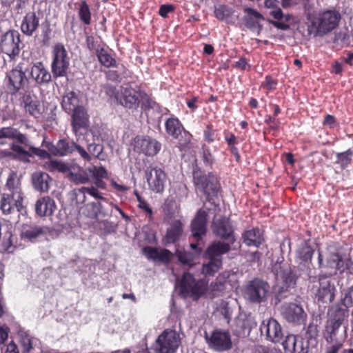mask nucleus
<instances>
[{"instance_id":"obj_1","label":"nucleus","mask_w":353,"mask_h":353,"mask_svg":"<svg viewBox=\"0 0 353 353\" xmlns=\"http://www.w3.org/2000/svg\"><path fill=\"white\" fill-rule=\"evenodd\" d=\"M90 175L94 179L97 188L105 189V183L102 179L108 178V172L102 166L92 165L83 169L78 165H70L68 178L77 185L85 184L90 181Z\"/></svg>"},{"instance_id":"obj_2","label":"nucleus","mask_w":353,"mask_h":353,"mask_svg":"<svg viewBox=\"0 0 353 353\" xmlns=\"http://www.w3.org/2000/svg\"><path fill=\"white\" fill-rule=\"evenodd\" d=\"M230 245L226 243L215 242L212 243L205 253L208 261L202 265V273L205 276H212L217 272L222 265L221 255L228 252Z\"/></svg>"},{"instance_id":"obj_3","label":"nucleus","mask_w":353,"mask_h":353,"mask_svg":"<svg viewBox=\"0 0 353 353\" xmlns=\"http://www.w3.org/2000/svg\"><path fill=\"white\" fill-rule=\"evenodd\" d=\"M311 23L310 31L315 30L318 34H326L334 30L341 19L340 14L333 10L319 12L316 16H309Z\"/></svg>"},{"instance_id":"obj_4","label":"nucleus","mask_w":353,"mask_h":353,"mask_svg":"<svg viewBox=\"0 0 353 353\" xmlns=\"http://www.w3.org/2000/svg\"><path fill=\"white\" fill-rule=\"evenodd\" d=\"M179 290L183 297L193 301L205 298V279H196L190 273H184L179 283Z\"/></svg>"},{"instance_id":"obj_5","label":"nucleus","mask_w":353,"mask_h":353,"mask_svg":"<svg viewBox=\"0 0 353 353\" xmlns=\"http://www.w3.org/2000/svg\"><path fill=\"white\" fill-rule=\"evenodd\" d=\"M108 93L110 94H114V97L122 105L133 108H137L141 100H142L146 94L140 90H136L130 85L121 86L115 92L112 88H110Z\"/></svg>"},{"instance_id":"obj_6","label":"nucleus","mask_w":353,"mask_h":353,"mask_svg":"<svg viewBox=\"0 0 353 353\" xmlns=\"http://www.w3.org/2000/svg\"><path fill=\"white\" fill-rule=\"evenodd\" d=\"M181 344L179 334L174 330H165L156 340V353H174Z\"/></svg>"},{"instance_id":"obj_7","label":"nucleus","mask_w":353,"mask_h":353,"mask_svg":"<svg viewBox=\"0 0 353 353\" xmlns=\"http://www.w3.org/2000/svg\"><path fill=\"white\" fill-rule=\"evenodd\" d=\"M244 296L245 299L253 303L263 302L270 296V286L263 281L252 280L247 285Z\"/></svg>"},{"instance_id":"obj_8","label":"nucleus","mask_w":353,"mask_h":353,"mask_svg":"<svg viewBox=\"0 0 353 353\" xmlns=\"http://www.w3.org/2000/svg\"><path fill=\"white\" fill-rule=\"evenodd\" d=\"M319 262L320 267L329 270L330 276L336 274L337 271L341 272L349 269V265L351 263L350 259L345 255L339 253H330L327 257L325 263H323L322 256L319 254Z\"/></svg>"},{"instance_id":"obj_9","label":"nucleus","mask_w":353,"mask_h":353,"mask_svg":"<svg viewBox=\"0 0 353 353\" xmlns=\"http://www.w3.org/2000/svg\"><path fill=\"white\" fill-rule=\"evenodd\" d=\"M52 72L55 77H63L66 74L70 65V59L65 47L56 43L52 48Z\"/></svg>"},{"instance_id":"obj_10","label":"nucleus","mask_w":353,"mask_h":353,"mask_svg":"<svg viewBox=\"0 0 353 353\" xmlns=\"http://www.w3.org/2000/svg\"><path fill=\"white\" fill-rule=\"evenodd\" d=\"M165 129L168 134L179 139V144L181 146H185L190 143L192 134L184 129L177 118L168 119L165 122Z\"/></svg>"},{"instance_id":"obj_11","label":"nucleus","mask_w":353,"mask_h":353,"mask_svg":"<svg viewBox=\"0 0 353 353\" xmlns=\"http://www.w3.org/2000/svg\"><path fill=\"white\" fill-rule=\"evenodd\" d=\"M207 341L210 347L219 352L228 351L232 347L231 335L226 330H214Z\"/></svg>"},{"instance_id":"obj_12","label":"nucleus","mask_w":353,"mask_h":353,"mask_svg":"<svg viewBox=\"0 0 353 353\" xmlns=\"http://www.w3.org/2000/svg\"><path fill=\"white\" fill-rule=\"evenodd\" d=\"M20 35L17 31L10 30L6 32L1 41V50L10 58L17 56L20 52Z\"/></svg>"},{"instance_id":"obj_13","label":"nucleus","mask_w":353,"mask_h":353,"mask_svg":"<svg viewBox=\"0 0 353 353\" xmlns=\"http://www.w3.org/2000/svg\"><path fill=\"white\" fill-rule=\"evenodd\" d=\"M134 150L147 156H154L161 150V144L149 137H137L134 139Z\"/></svg>"},{"instance_id":"obj_14","label":"nucleus","mask_w":353,"mask_h":353,"mask_svg":"<svg viewBox=\"0 0 353 353\" xmlns=\"http://www.w3.org/2000/svg\"><path fill=\"white\" fill-rule=\"evenodd\" d=\"M261 331L265 333L268 340L272 343H279L283 338V330L280 323L274 319L263 320L261 325Z\"/></svg>"},{"instance_id":"obj_15","label":"nucleus","mask_w":353,"mask_h":353,"mask_svg":"<svg viewBox=\"0 0 353 353\" xmlns=\"http://www.w3.org/2000/svg\"><path fill=\"white\" fill-rule=\"evenodd\" d=\"M285 353H307L308 345L299 335L289 334L282 343Z\"/></svg>"},{"instance_id":"obj_16","label":"nucleus","mask_w":353,"mask_h":353,"mask_svg":"<svg viewBox=\"0 0 353 353\" xmlns=\"http://www.w3.org/2000/svg\"><path fill=\"white\" fill-rule=\"evenodd\" d=\"M336 288L331 281L325 277L319 278V288L316 296L319 303H330L334 299Z\"/></svg>"},{"instance_id":"obj_17","label":"nucleus","mask_w":353,"mask_h":353,"mask_svg":"<svg viewBox=\"0 0 353 353\" xmlns=\"http://www.w3.org/2000/svg\"><path fill=\"white\" fill-rule=\"evenodd\" d=\"M166 174L165 172L159 168H153L147 173V181L149 188L154 192L160 193L164 190L166 182Z\"/></svg>"},{"instance_id":"obj_18","label":"nucleus","mask_w":353,"mask_h":353,"mask_svg":"<svg viewBox=\"0 0 353 353\" xmlns=\"http://www.w3.org/2000/svg\"><path fill=\"white\" fill-rule=\"evenodd\" d=\"M282 314L287 321L294 323L304 322L307 316L303 307L294 303L283 305Z\"/></svg>"},{"instance_id":"obj_19","label":"nucleus","mask_w":353,"mask_h":353,"mask_svg":"<svg viewBox=\"0 0 353 353\" xmlns=\"http://www.w3.org/2000/svg\"><path fill=\"white\" fill-rule=\"evenodd\" d=\"M7 77L8 79V88L13 92L23 88L28 81L25 72L20 65L10 71Z\"/></svg>"},{"instance_id":"obj_20","label":"nucleus","mask_w":353,"mask_h":353,"mask_svg":"<svg viewBox=\"0 0 353 353\" xmlns=\"http://www.w3.org/2000/svg\"><path fill=\"white\" fill-rule=\"evenodd\" d=\"M213 231L217 236L228 240V243H227L229 245L235 241L229 219L225 217L214 221Z\"/></svg>"},{"instance_id":"obj_21","label":"nucleus","mask_w":353,"mask_h":353,"mask_svg":"<svg viewBox=\"0 0 353 353\" xmlns=\"http://www.w3.org/2000/svg\"><path fill=\"white\" fill-rule=\"evenodd\" d=\"M194 183L196 189L204 193L210 194V190H214L215 177L213 174H203L201 171L194 172Z\"/></svg>"},{"instance_id":"obj_22","label":"nucleus","mask_w":353,"mask_h":353,"mask_svg":"<svg viewBox=\"0 0 353 353\" xmlns=\"http://www.w3.org/2000/svg\"><path fill=\"white\" fill-rule=\"evenodd\" d=\"M144 255L155 262L168 263L173 254L168 250L158 248L145 247L143 249Z\"/></svg>"},{"instance_id":"obj_23","label":"nucleus","mask_w":353,"mask_h":353,"mask_svg":"<svg viewBox=\"0 0 353 353\" xmlns=\"http://www.w3.org/2000/svg\"><path fill=\"white\" fill-rule=\"evenodd\" d=\"M72 128L76 135L81 129H87L89 125V116L83 106L77 107L72 114Z\"/></svg>"},{"instance_id":"obj_24","label":"nucleus","mask_w":353,"mask_h":353,"mask_svg":"<svg viewBox=\"0 0 353 353\" xmlns=\"http://www.w3.org/2000/svg\"><path fill=\"white\" fill-rule=\"evenodd\" d=\"M23 196H21L19 201L11 193H3L1 201V208L3 213H10L14 208L18 211L23 207Z\"/></svg>"},{"instance_id":"obj_25","label":"nucleus","mask_w":353,"mask_h":353,"mask_svg":"<svg viewBox=\"0 0 353 353\" xmlns=\"http://www.w3.org/2000/svg\"><path fill=\"white\" fill-rule=\"evenodd\" d=\"M55 208V202L50 196L41 197L37 201L35 204L36 213L40 216L52 215Z\"/></svg>"},{"instance_id":"obj_26","label":"nucleus","mask_w":353,"mask_h":353,"mask_svg":"<svg viewBox=\"0 0 353 353\" xmlns=\"http://www.w3.org/2000/svg\"><path fill=\"white\" fill-rule=\"evenodd\" d=\"M207 214L203 210H199L192 223V232L194 238L200 239L206 231Z\"/></svg>"},{"instance_id":"obj_27","label":"nucleus","mask_w":353,"mask_h":353,"mask_svg":"<svg viewBox=\"0 0 353 353\" xmlns=\"http://www.w3.org/2000/svg\"><path fill=\"white\" fill-rule=\"evenodd\" d=\"M6 192L11 193L16 196L17 200L21 199V196H23V192L21 188V179L15 172H11L7 179L6 184Z\"/></svg>"},{"instance_id":"obj_28","label":"nucleus","mask_w":353,"mask_h":353,"mask_svg":"<svg viewBox=\"0 0 353 353\" xmlns=\"http://www.w3.org/2000/svg\"><path fill=\"white\" fill-rule=\"evenodd\" d=\"M39 25V18L34 12H29L23 17L21 30L27 36H32Z\"/></svg>"},{"instance_id":"obj_29","label":"nucleus","mask_w":353,"mask_h":353,"mask_svg":"<svg viewBox=\"0 0 353 353\" xmlns=\"http://www.w3.org/2000/svg\"><path fill=\"white\" fill-rule=\"evenodd\" d=\"M30 74L32 79L39 84L48 83L51 79L50 73L41 62L36 63L32 65Z\"/></svg>"},{"instance_id":"obj_30","label":"nucleus","mask_w":353,"mask_h":353,"mask_svg":"<svg viewBox=\"0 0 353 353\" xmlns=\"http://www.w3.org/2000/svg\"><path fill=\"white\" fill-rule=\"evenodd\" d=\"M85 192L88 193L92 196L104 200V197L102 194L98 190V189L94 186L91 187H82L79 189L73 190V195L75 196L77 203H82L85 202L86 196Z\"/></svg>"},{"instance_id":"obj_31","label":"nucleus","mask_w":353,"mask_h":353,"mask_svg":"<svg viewBox=\"0 0 353 353\" xmlns=\"http://www.w3.org/2000/svg\"><path fill=\"white\" fill-rule=\"evenodd\" d=\"M192 250H194V253L186 252L176 250V255L179 259V261L184 264L189 266H192L196 263L197 258L201 254V250L196 248V245L194 243H191L190 245Z\"/></svg>"},{"instance_id":"obj_32","label":"nucleus","mask_w":353,"mask_h":353,"mask_svg":"<svg viewBox=\"0 0 353 353\" xmlns=\"http://www.w3.org/2000/svg\"><path fill=\"white\" fill-rule=\"evenodd\" d=\"M243 239L247 245L255 247H259L264 240L263 232L259 229L245 231L243 234Z\"/></svg>"},{"instance_id":"obj_33","label":"nucleus","mask_w":353,"mask_h":353,"mask_svg":"<svg viewBox=\"0 0 353 353\" xmlns=\"http://www.w3.org/2000/svg\"><path fill=\"white\" fill-rule=\"evenodd\" d=\"M51 179L45 172H35L32 175V184L34 188L39 192H48L50 188Z\"/></svg>"},{"instance_id":"obj_34","label":"nucleus","mask_w":353,"mask_h":353,"mask_svg":"<svg viewBox=\"0 0 353 353\" xmlns=\"http://www.w3.org/2000/svg\"><path fill=\"white\" fill-rule=\"evenodd\" d=\"M3 138L16 140L21 143H25L27 141V138L25 135L11 127L2 128L0 129V144L3 143V141H1V139Z\"/></svg>"},{"instance_id":"obj_35","label":"nucleus","mask_w":353,"mask_h":353,"mask_svg":"<svg viewBox=\"0 0 353 353\" xmlns=\"http://www.w3.org/2000/svg\"><path fill=\"white\" fill-rule=\"evenodd\" d=\"M224 283L219 281L212 282L210 285H208V281L205 280V299H214L219 296L224 290Z\"/></svg>"},{"instance_id":"obj_36","label":"nucleus","mask_w":353,"mask_h":353,"mask_svg":"<svg viewBox=\"0 0 353 353\" xmlns=\"http://www.w3.org/2000/svg\"><path fill=\"white\" fill-rule=\"evenodd\" d=\"M61 105L67 112L74 111L77 107H81L79 105V99L74 92H69L63 97Z\"/></svg>"},{"instance_id":"obj_37","label":"nucleus","mask_w":353,"mask_h":353,"mask_svg":"<svg viewBox=\"0 0 353 353\" xmlns=\"http://www.w3.org/2000/svg\"><path fill=\"white\" fill-rule=\"evenodd\" d=\"M19 343L21 351L23 353H28L32 348L36 339L31 337L28 333L23 331L19 332Z\"/></svg>"},{"instance_id":"obj_38","label":"nucleus","mask_w":353,"mask_h":353,"mask_svg":"<svg viewBox=\"0 0 353 353\" xmlns=\"http://www.w3.org/2000/svg\"><path fill=\"white\" fill-rule=\"evenodd\" d=\"M44 168L50 172L58 171L62 173L68 172V174L70 172V166L58 160H50L46 162Z\"/></svg>"},{"instance_id":"obj_39","label":"nucleus","mask_w":353,"mask_h":353,"mask_svg":"<svg viewBox=\"0 0 353 353\" xmlns=\"http://www.w3.org/2000/svg\"><path fill=\"white\" fill-rule=\"evenodd\" d=\"M182 232V224L179 221H174L168 230L166 239L168 243L176 241Z\"/></svg>"},{"instance_id":"obj_40","label":"nucleus","mask_w":353,"mask_h":353,"mask_svg":"<svg viewBox=\"0 0 353 353\" xmlns=\"http://www.w3.org/2000/svg\"><path fill=\"white\" fill-rule=\"evenodd\" d=\"M11 149L12 152L4 150L1 152V154L3 157H12L13 158L23 160L28 157V152L21 146L12 144Z\"/></svg>"},{"instance_id":"obj_41","label":"nucleus","mask_w":353,"mask_h":353,"mask_svg":"<svg viewBox=\"0 0 353 353\" xmlns=\"http://www.w3.org/2000/svg\"><path fill=\"white\" fill-rule=\"evenodd\" d=\"M279 278L283 282L281 288L283 291L288 290V288L294 287L296 283V278L290 269L285 270Z\"/></svg>"},{"instance_id":"obj_42","label":"nucleus","mask_w":353,"mask_h":353,"mask_svg":"<svg viewBox=\"0 0 353 353\" xmlns=\"http://www.w3.org/2000/svg\"><path fill=\"white\" fill-rule=\"evenodd\" d=\"M97 55L99 62L106 68L113 67L116 65V61L108 52L101 48L97 50Z\"/></svg>"},{"instance_id":"obj_43","label":"nucleus","mask_w":353,"mask_h":353,"mask_svg":"<svg viewBox=\"0 0 353 353\" xmlns=\"http://www.w3.org/2000/svg\"><path fill=\"white\" fill-rule=\"evenodd\" d=\"M25 108L26 112L35 117L41 114L39 103L36 100H32L30 97L26 99Z\"/></svg>"},{"instance_id":"obj_44","label":"nucleus","mask_w":353,"mask_h":353,"mask_svg":"<svg viewBox=\"0 0 353 353\" xmlns=\"http://www.w3.org/2000/svg\"><path fill=\"white\" fill-rule=\"evenodd\" d=\"M101 205L99 202H92L85 206L86 215L90 218H97L101 212Z\"/></svg>"},{"instance_id":"obj_45","label":"nucleus","mask_w":353,"mask_h":353,"mask_svg":"<svg viewBox=\"0 0 353 353\" xmlns=\"http://www.w3.org/2000/svg\"><path fill=\"white\" fill-rule=\"evenodd\" d=\"M43 232V228L39 226L29 228L22 232L23 239L32 240Z\"/></svg>"},{"instance_id":"obj_46","label":"nucleus","mask_w":353,"mask_h":353,"mask_svg":"<svg viewBox=\"0 0 353 353\" xmlns=\"http://www.w3.org/2000/svg\"><path fill=\"white\" fill-rule=\"evenodd\" d=\"M244 11L247 14L248 20L253 21L252 22L253 26L258 24L261 20H263V15L252 8H245Z\"/></svg>"},{"instance_id":"obj_47","label":"nucleus","mask_w":353,"mask_h":353,"mask_svg":"<svg viewBox=\"0 0 353 353\" xmlns=\"http://www.w3.org/2000/svg\"><path fill=\"white\" fill-rule=\"evenodd\" d=\"M80 19L85 23L90 24L91 21L90 12L88 5L85 1H83L79 8Z\"/></svg>"},{"instance_id":"obj_48","label":"nucleus","mask_w":353,"mask_h":353,"mask_svg":"<svg viewBox=\"0 0 353 353\" xmlns=\"http://www.w3.org/2000/svg\"><path fill=\"white\" fill-rule=\"evenodd\" d=\"M134 194L137 196V201L139 202L138 207L143 210H144L147 214H149L150 216L152 214V210L151 208L149 206L148 203L145 201L143 198H142L139 193L135 191Z\"/></svg>"},{"instance_id":"obj_49","label":"nucleus","mask_w":353,"mask_h":353,"mask_svg":"<svg viewBox=\"0 0 353 353\" xmlns=\"http://www.w3.org/2000/svg\"><path fill=\"white\" fill-rule=\"evenodd\" d=\"M254 353H282L281 350L274 347L259 345L255 347Z\"/></svg>"},{"instance_id":"obj_50","label":"nucleus","mask_w":353,"mask_h":353,"mask_svg":"<svg viewBox=\"0 0 353 353\" xmlns=\"http://www.w3.org/2000/svg\"><path fill=\"white\" fill-rule=\"evenodd\" d=\"M277 82L271 77H266L265 81L261 84V87L265 89L267 91H270L276 88Z\"/></svg>"},{"instance_id":"obj_51","label":"nucleus","mask_w":353,"mask_h":353,"mask_svg":"<svg viewBox=\"0 0 353 353\" xmlns=\"http://www.w3.org/2000/svg\"><path fill=\"white\" fill-rule=\"evenodd\" d=\"M204 139L208 143L213 142L216 139V132L212 129L211 125H208L204 131Z\"/></svg>"},{"instance_id":"obj_52","label":"nucleus","mask_w":353,"mask_h":353,"mask_svg":"<svg viewBox=\"0 0 353 353\" xmlns=\"http://www.w3.org/2000/svg\"><path fill=\"white\" fill-rule=\"evenodd\" d=\"M323 124L331 129L337 128L339 126V123L337 122L335 117L330 114H327L325 117Z\"/></svg>"},{"instance_id":"obj_53","label":"nucleus","mask_w":353,"mask_h":353,"mask_svg":"<svg viewBox=\"0 0 353 353\" xmlns=\"http://www.w3.org/2000/svg\"><path fill=\"white\" fill-rule=\"evenodd\" d=\"M59 150H60L59 154L64 155L67 153L72 152L73 149L69 146V144L65 141H60L57 144Z\"/></svg>"},{"instance_id":"obj_54","label":"nucleus","mask_w":353,"mask_h":353,"mask_svg":"<svg viewBox=\"0 0 353 353\" xmlns=\"http://www.w3.org/2000/svg\"><path fill=\"white\" fill-rule=\"evenodd\" d=\"M352 154V152L350 150H347L345 152L340 153L338 154V159L341 161L343 164H348L351 161L350 156Z\"/></svg>"},{"instance_id":"obj_55","label":"nucleus","mask_w":353,"mask_h":353,"mask_svg":"<svg viewBox=\"0 0 353 353\" xmlns=\"http://www.w3.org/2000/svg\"><path fill=\"white\" fill-rule=\"evenodd\" d=\"M225 139L229 145L232 146V152L236 151V148L234 145L236 143V137L233 134L227 133L225 135Z\"/></svg>"},{"instance_id":"obj_56","label":"nucleus","mask_w":353,"mask_h":353,"mask_svg":"<svg viewBox=\"0 0 353 353\" xmlns=\"http://www.w3.org/2000/svg\"><path fill=\"white\" fill-rule=\"evenodd\" d=\"M10 329L6 325L0 327V343H3L8 339Z\"/></svg>"},{"instance_id":"obj_57","label":"nucleus","mask_w":353,"mask_h":353,"mask_svg":"<svg viewBox=\"0 0 353 353\" xmlns=\"http://www.w3.org/2000/svg\"><path fill=\"white\" fill-rule=\"evenodd\" d=\"M173 10V7L171 5H162L159 9V14L165 17L167 14Z\"/></svg>"},{"instance_id":"obj_58","label":"nucleus","mask_w":353,"mask_h":353,"mask_svg":"<svg viewBox=\"0 0 353 353\" xmlns=\"http://www.w3.org/2000/svg\"><path fill=\"white\" fill-rule=\"evenodd\" d=\"M72 146L77 150L82 158L86 160H89L90 159L89 154L82 147L74 143L72 144Z\"/></svg>"},{"instance_id":"obj_59","label":"nucleus","mask_w":353,"mask_h":353,"mask_svg":"<svg viewBox=\"0 0 353 353\" xmlns=\"http://www.w3.org/2000/svg\"><path fill=\"white\" fill-rule=\"evenodd\" d=\"M32 151L34 154L41 157V159H45L49 158L50 155L46 150H41L39 148H32Z\"/></svg>"},{"instance_id":"obj_60","label":"nucleus","mask_w":353,"mask_h":353,"mask_svg":"<svg viewBox=\"0 0 353 353\" xmlns=\"http://www.w3.org/2000/svg\"><path fill=\"white\" fill-rule=\"evenodd\" d=\"M270 14L277 20H281L283 19V12L281 10L276 7V8H274L271 12Z\"/></svg>"},{"instance_id":"obj_61","label":"nucleus","mask_w":353,"mask_h":353,"mask_svg":"<svg viewBox=\"0 0 353 353\" xmlns=\"http://www.w3.org/2000/svg\"><path fill=\"white\" fill-rule=\"evenodd\" d=\"M214 14H215V17L219 20H223L225 17V14L224 12V8L223 7H219L218 8H216L215 11H214Z\"/></svg>"},{"instance_id":"obj_62","label":"nucleus","mask_w":353,"mask_h":353,"mask_svg":"<svg viewBox=\"0 0 353 353\" xmlns=\"http://www.w3.org/2000/svg\"><path fill=\"white\" fill-rule=\"evenodd\" d=\"M5 353H19L17 346L13 342H10L8 346Z\"/></svg>"},{"instance_id":"obj_63","label":"nucleus","mask_w":353,"mask_h":353,"mask_svg":"<svg viewBox=\"0 0 353 353\" xmlns=\"http://www.w3.org/2000/svg\"><path fill=\"white\" fill-rule=\"evenodd\" d=\"M265 7L269 9L276 8L278 6L277 0H265L264 2Z\"/></svg>"},{"instance_id":"obj_64","label":"nucleus","mask_w":353,"mask_h":353,"mask_svg":"<svg viewBox=\"0 0 353 353\" xmlns=\"http://www.w3.org/2000/svg\"><path fill=\"white\" fill-rule=\"evenodd\" d=\"M111 185L119 192H125L128 190V188L126 186L118 184L113 179L111 180Z\"/></svg>"}]
</instances>
